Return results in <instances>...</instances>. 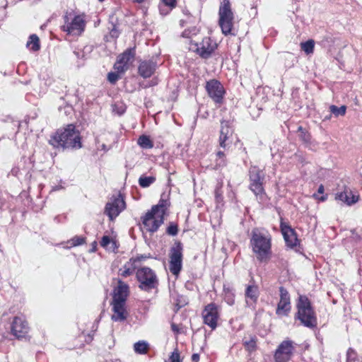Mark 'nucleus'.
Returning <instances> with one entry per match:
<instances>
[{
	"instance_id": "nucleus-1",
	"label": "nucleus",
	"mask_w": 362,
	"mask_h": 362,
	"mask_svg": "<svg viewBox=\"0 0 362 362\" xmlns=\"http://www.w3.org/2000/svg\"><path fill=\"white\" fill-rule=\"evenodd\" d=\"M250 245L257 259L261 263H267L272 256V235L264 228H255L252 230Z\"/></svg>"
},
{
	"instance_id": "nucleus-2",
	"label": "nucleus",
	"mask_w": 362,
	"mask_h": 362,
	"mask_svg": "<svg viewBox=\"0 0 362 362\" xmlns=\"http://www.w3.org/2000/svg\"><path fill=\"white\" fill-rule=\"evenodd\" d=\"M49 144L55 148L63 149H79L82 147L80 132L73 124L58 129L49 140Z\"/></svg>"
},
{
	"instance_id": "nucleus-3",
	"label": "nucleus",
	"mask_w": 362,
	"mask_h": 362,
	"mask_svg": "<svg viewBox=\"0 0 362 362\" xmlns=\"http://www.w3.org/2000/svg\"><path fill=\"white\" fill-rule=\"evenodd\" d=\"M117 281V286L112 291V310L114 314L112 320L115 322H123L127 317V312L125 308L126 301L129 295V285L120 279H114Z\"/></svg>"
},
{
	"instance_id": "nucleus-4",
	"label": "nucleus",
	"mask_w": 362,
	"mask_h": 362,
	"mask_svg": "<svg viewBox=\"0 0 362 362\" xmlns=\"http://www.w3.org/2000/svg\"><path fill=\"white\" fill-rule=\"evenodd\" d=\"M297 312L294 318L304 327L314 329L317 326L316 313L310 299L305 295H299L296 301Z\"/></svg>"
},
{
	"instance_id": "nucleus-5",
	"label": "nucleus",
	"mask_w": 362,
	"mask_h": 362,
	"mask_svg": "<svg viewBox=\"0 0 362 362\" xmlns=\"http://www.w3.org/2000/svg\"><path fill=\"white\" fill-rule=\"evenodd\" d=\"M250 189L255 194L259 202H265L267 194L263 185L265 173L257 166H252L249 170Z\"/></svg>"
},
{
	"instance_id": "nucleus-6",
	"label": "nucleus",
	"mask_w": 362,
	"mask_h": 362,
	"mask_svg": "<svg viewBox=\"0 0 362 362\" xmlns=\"http://www.w3.org/2000/svg\"><path fill=\"white\" fill-rule=\"evenodd\" d=\"M136 278L139 283V288L146 292L151 291L158 285V279L155 272L147 267L138 269L136 272Z\"/></svg>"
},
{
	"instance_id": "nucleus-7",
	"label": "nucleus",
	"mask_w": 362,
	"mask_h": 362,
	"mask_svg": "<svg viewBox=\"0 0 362 362\" xmlns=\"http://www.w3.org/2000/svg\"><path fill=\"white\" fill-rule=\"evenodd\" d=\"M85 26L86 23L82 16L66 12L64 16V25L61 28L69 35H80L84 31Z\"/></svg>"
},
{
	"instance_id": "nucleus-8",
	"label": "nucleus",
	"mask_w": 362,
	"mask_h": 362,
	"mask_svg": "<svg viewBox=\"0 0 362 362\" xmlns=\"http://www.w3.org/2000/svg\"><path fill=\"white\" fill-rule=\"evenodd\" d=\"M219 21L218 24L221 28L222 33L225 35L231 34L233 13L230 8L229 0H223L218 11Z\"/></svg>"
},
{
	"instance_id": "nucleus-9",
	"label": "nucleus",
	"mask_w": 362,
	"mask_h": 362,
	"mask_svg": "<svg viewBox=\"0 0 362 362\" xmlns=\"http://www.w3.org/2000/svg\"><path fill=\"white\" fill-rule=\"evenodd\" d=\"M183 246L180 241H176L170 250L169 269L170 272L178 276L182 268Z\"/></svg>"
},
{
	"instance_id": "nucleus-10",
	"label": "nucleus",
	"mask_w": 362,
	"mask_h": 362,
	"mask_svg": "<svg viewBox=\"0 0 362 362\" xmlns=\"http://www.w3.org/2000/svg\"><path fill=\"white\" fill-rule=\"evenodd\" d=\"M205 89L209 97L216 104L221 105L223 103L226 90L222 83L217 79H211L206 83Z\"/></svg>"
},
{
	"instance_id": "nucleus-11",
	"label": "nucleus",
	"mask_w": 362,
	"mask_h": 362,
	"mask_svg": "<svg viewBox=\"0 0 362 362\" xmlns=\"http://www.w3.org/2000/svg\"><path fill=\"white\" fill-rule=\"evenodd\" d=\"M141 221L146 231L153 233L163 223L164 217L149 210L141 217Z\"/></svg>"
},
{
	"instance_id": "nucleus-12",
	"label": "nucleus",
	"mask_w": 362,
	"mask_h": 362,
	"mask_svg": "<svg viewBox=\"0 0 362 362\" xmlns=\"http://www.w3.org/2000/svg\"><path fill=\"white\" fill-rule=\"evenodd\" d=\"M294 350L293 341L289 339L283 341L275 351L276 362H288L291 358Z\"/></svg>"
},
{
	"instance_id": "nucleus-13",
	"label": "nucleus",
	"mask_w": 362,
	"mask_h": 362,
	"mask_svg": "<svg viewBox=\"0 0 362 362\" xmlns=\"http://www.w3.org/2000/svg\"><path fill=\"white\" fill-rule=\"evenodd\" d=\"M30 327L24 316H16L13 317L11 325V334L17 339L25 338L28 334Z\"/></svg>"
},
{
	"instance_id": "nucleus-14",
	"label": "nucleus",
	"mask_w": 362,
	"mask_h": 362,
	"mask_svg": "<svg viewBox=\"0 0 362 362\" xmlns=\"http://www.w3.org/2000/svg\"><path fill=\"white\" fill-rule=\"evenodd\" d=\"M202 317L204 324L211 327V329H215L219 317L218 306L214 303L206 305L202 311Z\"/></svg>"
},
{
	"instance_id": "nucleus-15",
	"label": "nucleus",
	"mask_w": 362,
	"mask_h": 362,
	"mask_svg": "<svg viewBox=\"0 0 362 362\" xmlns=\"http://www.w3.org/2000/svg\"><path fill=\"white\" fill-rule=\"evenodd\" d=\"M280 300L277 304L276 313L278 315L287 316L291 311V298L286 288L284 286L279 287Z\"/></svg>"
},
{
	"instance_id": "nucleus-16",
	"label": "nucleus",
	"mask_w": 362,
	"mask_h": 362,
	"mask_svg": "<svg viewBox=\"0 0 362 362\" xmlns=\"http://www.w3.org/2000/svg\"><path fill=\"white\" fill-rule=\"evenodd\" d=\"M125 209L124 199L119 196L112 202H107L105 208V214L110 220L113 221Z\"/></svg>"
},
{
	"instance_id": "nucleus-17",
	"label": "nucleus",
	"mask_w": 362,
	"mask_h": 362,
	"mask_svg": "<svg viewBox=\"0 0 362 362\" xmlns=\"http://www.w3.org/2000/svg\"><path fill=\"white\" fill-rule=\"evenodd\" d=\"M197 53L203 59H209L217 47L216 43H212L210 37L203 38L199 43H195Z\"/></svg>"
},
{
	"instance_id": "nucleus-18",
	"label": "nucleus",
	"mask_w": 362,
	"mask_h": 362,
	"mask_svg": "<svg viewBox=\"0 0 362 362\" xmlns=\"http://www.w3.org/2000/svg\"><path fill=\"white\" fill-rule=\"evenodd\" d=\"M280 228L288 247L293 249L299 245V240L293 228L283 221H281Z\"/></svg>"
},
{
	"instance_id": "nucleus-19",
	"label": "nucleus",
	"mask_w": 362,
	"mask_h": 362,
	"mask_svg": "<svg viewBox=\"0 0 362 362\" xmlns=\"http://www.w3.org/2000/svg\"><path fill=\"white\" fill-rule=\"evenodd\" d=\"M135 56V48H128L123 53L118 56L117 62L114 65V68L117 70L118 72H123L128 63Z\"/></svg>"
},
{
	"instance_id": "nucleus-20",
	"label": "nucleus",
	"mask_w": 362,
	"mask_h": 362,
	"mask_svg": "<svg viewBox=\"0 0 362 362\" xmlns=\"http://www.w3.org/2000/svg\"><path fill=\"white\" fill-rule=\"evenodd\" d=\"M157 67V62L153 59L143 60L138 66V73L144 78H148L154 74Z\"/></svg>"
},
{
	"instance_id": "nucleus-21",
	"label": "nucleus",
	"mask_w": 362,
	"mask_h": 362,
	"mask_svg": "<svg viewBox=\"0 0 362 362\" xmlns=\"http://www.w3.org/2000/svg\"><path fill=\"white\" fill-rule=\"evenodd\" d=\"M233 134V129L230 127V122L227 120H221V130L218 138L219 146L223 148H226L229 144L227 141Z\"/></svg>"
},
{
	"instance_id": "nucleus-22",
	"label": "nucleus",
	"mask_w": 362,
	"mask_h": 362,
	"mask_svg": "<svg viewBox=\"0 0 362 362\" xmlns=\"http://www.w3.org/2000/svg\"><path fill=\"white\" fill-rule=\"evenodd\" d=\"M245 296L247 305L255 308L259 296L258 286L255 284L247 285L245 289Z\"/></svg>"
},
{
	"instance_id": "nucleus-23",
	"label": "nucleus",
	"mask_w": 362,
	"mask_h": 362,
	"mask_svg": "<svg viewBox=\"0 0 362 362\" xmlns=\"http://www.w3.org/2000/svg\"><path fill=\"white\" fill-rule=\"evenodd\" d=\"M335 198L348 206H351L358 201V196L354 194L351 189L346 188L343 192L337 193Z\"/></svg>"
},
{
	"instance_id": "nucleus-24",
	"label": "nucleus",
	"mask_w": 362,
	"mask_h": 362,
	"mask_svg": "<svg viewBox=\"0 0 362 362\" xmlns=\"http://www.w3.org/2000/svg\"><path fill=\"white\" fill-rule=\"evenodd\" d=\"M168 200L161 199L159 200L158 204L152 206V208L150 211L155 213L156 214H157L164 217L166 210L168 209Z\"/></svg>"
},
{
	"instance_id": "nucleus-25",
	"label": "nucleus",
	"mask_w": 362,
	"mask_h": 362,
	"mask_svg": "<svg viewBox=\"0 0 362 362\" xmlns=\"http://www.w3.org/2000/svg\"><path fill=\"white\" fill-rule=\"evenodd\" d=\"M26 47L32 52H37L40 49V39L36 34L30 35L26 43Z\"/></svg>"
},
{
	"instance_id": "nucleus-26",
	"label": "nucleus",
	"mask_w": 362,
	"mask_h": 362,
	"mask_svg": "<svg viewBox=\"0 0 362 362\" xmlns=\"http://www.w3.org/2000/svg\"><path fill=\"white\" fill-rule=\"evenodd\" d=\"M100 244L101 247L106 250L115 251L116 249H117L116 241L108 235H103L100 242Z\"/></svg>"
},
{
	"instance_id": "nucleus-27",
	"label": "nucleus",
	"mask_w": 362,
	"mask_h": 362,
	"mask_svg": "<svg viewBox=\"0 0 362 362\" xmlns=\"http://www.w3.org/2000/svg\"><path fill=\"white\" fill-rule=\"evenodd\" d=\"M149 349V344L144 340L139 341L134 344V350L138 354H145Z\"/></svg>"
},
{
	"instance_id": "nucleus-28",
	"label": "nucleus",
	"mask_w": 362,
	"mask_h": 362,
	"mask_svg": "<svg viewBox=\"0 0 362 362\" xmlns=\"http://www.w3.org/2000/svg\"><path fill=\"white\" fill-rule=\"evenodd\" d=\"M59 101L62 102V103H59L58 110L59 112L63 113L64 115H69L71 114L73 111L72 105H70L68 102H64V98L60 97Z\"/></svg>"
},
{
	"instance_id": "nucleus-29",
	"label": "nucleus",
	"mask_w": 362,
	"mask_h": 362,
	"mask_svg": "<svg viewBox=\"0 0 362 362\" xmlns=\"http://www.w3.org/2000/svg\"><path fill=\"white\" fill-rule=\"evenodd\" d=\"M224 300L229 305H233L235 303V293L229 286H223Z\"/></svg>"
},
{
	"instance_id": "nucleus-30",
	"label": "nucleus",
	"mask_w": 362,
	"mask_h": 362,
	"mask_svg": "<svg viewBox=\"0 0 362 362\" xmlns=\"http://www.w3.org/2000/svg\"><path fill=\"white\" fill-rule=\"evenodd\" d=\"M137 144L142 148L149 149L153 147V144L152 141L150 139L149 136L146 135H141L139 137Z\"/></svg>"
},
{
	"instance_id": "nucleus-31",
	"label": "nucleus",
	"mask_w": 362,
	"mask_h": 362,
	"mask_svg": "<svg viewBox=\"0 0 362 362\" xmlns=\"http://www.w3.org/2000/svg\"><path fill=\"white\" fill-rule=\"evenodd\" d=\"M315 47V41L313 40H308L305 42L300 43L301 49L306 54H310L313 53Z\"/></svg>"
},
{
	"instance_id": "nucleus-32",
	"label": "nucleus",
	"mask_w": 362,
	"mask_h": 362,
	"mask_svg": "<svg viewBox=\"0 0 362 362\" xmlns=\"http://www.w3.org/2000/svg\"><path fill=\"white\" fill-rule=\"evenodd\" d=\"M156 181L154 176H144L141 175L139 179V184L141 187L146 188L149 187Z\"/></svg>"
},
{
	"instance_id": "nucleus-33",
	"label": "nucleus",
	"mask_w": 362,
	"mask_h": 362,
	"mask_svg": "<svg viewBox=\"0 0 362 362\" xmlns=\"http://www.w3.org/2000/svg\"><path fill=\"white\" fill-rule=\"evenodd\" d=\"M317 44L324 48L330 47L333 44L332 35L330 34H326L317 42Z\"/></svg>"
},
{
	"instance_id": "nucleus-34",
	"label": "nucleus",
	"mask_w": 362,
	"mask_h": 362,
	"mask_svg": "<svg viewBox=\"0 0 362 362\" xmlns=\"http://www.w3.org/2000/svg\"><path fill=\"white\" fill-rule=\"evenodd\" d=\"M329 110L331 113L334 115L335 117H338L339 115L343 116L346 114V107L345 105H341L339 107L334 105H332L329 107Z\"/></svg>"
},
{
	"instance_id": "nucleus-35",
	"label": "nucleus",
	"mask_w": 362,
	"mask_h": 362,
	"mask_svg": "<svg viewBox=\"0 0 362 362\" xmlns=\"http://www.w3.org/2000/svg\"><path fill=\"white\" fill-rule=\"evenodd\" d=\"M132 264H124L123 267L119 270V274L122 277H127L132 275L134 272V268L131 267Z\"/></svg>"
},
{
	"instance_id": "nucleus-36",
	"label": "nucleus",
	"mask_w": 362,
	"mask_h": 362,
	"mask_svg": "<svg viewBox=\"0 0 362 362\" xmlns=\"http://www.w3.org/2000/svg\"><path fill=\"white\" fill-rule=\"evenodd\" d=\"M146 259V257L143 256V255H141V256H137L136 257H132L129 259V260L128 262H127L125 264H132L131 267L134 268V272L136 271V269H138V267H139V262L143 260V259Z\"/></svg>"
},
{
	"instance_id": "nucleus-37",
	"label": "nucleus",
	"mask_w": 362,
	"mask_h": 362,
	"mask_svg": "<svg viewBox=\"0 0 362 362\" xmlns=\"http://www.w3.org/2000/svg\"><path fill=\"white\" fill-rule=\"evenodd\" d=\"M113 18H111L110 23L111 26L109 27L110 29V35L112 38H117L119 35V30L118 29L117 24L115 23L113 21Z\"/></svg>"
},
{
	"instance_id": "nucleus-38",
	"label": "nucleus",
	"mask_w": 362,
	"mask_h": 362,
	"mask_svg": "<svg viewBox=\"0 0 362 362\" xmlns=\"http://www.w3.org/2000/svg\"><path fill=\"white\" fill-rule=\"evenodd\" d=\"M243 345L245 348L250 352H252L256 349V338L252 337L248 341H244Z\"/></svg>"
},
{
	"instance_id": "nucleus-39",
	"label": "nucleus",
	"mask_w": 362,
	"mask_h": 362,
	"mask_svg": "<svg viewBox=\"0 0 362 362\" xmlns=\"http://www.w3.org/2000/svg\"><path fill=\"white\" fill-rule=\"evenodd\" d=\"M86 242V238L82 236H74L71 238L69 243H71V247H76L84 244Z\"/></svg>"
},
{
	"instance_id": "nucleus-40",
	"label": "nucleus",
	"mask_w": 362,
	"mask_h": 362,
	"mask_svg": "<svg viewBox=\"0 0 362 362\" xmlns=\"http://www.w3.org/2000/svg\"><path fill=\"white\" fill-rule=\"evenodd\" d=\"M298 132L299 134L300 139L305 143H308L310 139V134L301 127H298Z\"/></svg>"
},
{
	"instance_id": "nucleus-41",
	"label": "nucleus",
	"mask_w": 362,
	"mask_h": 362,
	"mask_svg": "<svg viewBox=\"0 0 362 362\" xmlns=\"http://www.w3.org/2000/svg\"><path fill=\"white\" fill-rule=\"evenodd\" d=\"M166 233L172 236L177 235L178 233V226L176 223L171 222L167 228Z\"/></svg>"
},
{
	"instance_id": "nucleus-42",
	"label": "nucleus",
	"mask_w": 362,
	"mask_h": 362,
	"mask_svg": "<svg viewBox=\"0 0 362 362\" xmlns=\"http://www.w3.org/2000/svg\"><path fill=\"white\" fill-rule=\"evenodd\" d=\"M199 31V30L196 27H193L192 29H186L182 33V36L185 37H190L192 35H197Z\"/></svg>"
},
{
	"instance_id": "nucleus-43",
	"label": "nucleus",
	"mask_w": 362,
	"mask_h": 362,
	"mask_svg": "<svg viewBox=\"0 0 362 362\" xmlns=\"http://www.w3.org/2000/svg\"><path fill=\"white\" fill-rule=\"evenodd\" d=\"M221 186H217L215 189V199L217 203H221L223 201Z\"/></svg>"
},
{
	"instance_id": "nucleus-44",
	"label": "nucleus",
	"mask_w": 362,
	"mask_h": 362,
	"mask_svg": "<svg viewBox=\"0 0 362 362\" xmlns=\"http://www.w3.org/2000/svg\"><path fill=\"white\" fill-rule=\"evenodd\" d=\"M119 78V76L116 72H110L107 74V80L112 84H115L118 81Z\"/></svg>"
},
{
	"instance_id": "nucleus-45",
	"label": "nucleus",
	"mask_w": 362,
	"mask_h": 362,
	"mask_svg": "<svg viewBox=\"0 0 362 362\" xmlns=\"http://www.w3.org/2000/svg\"><path fill=\"white\" fill-rule=\"evenodd\" d=\"M126 108L123 104H115L113 106V111L116 112L119 115L124 113Z\"/></svg>"
},
{
	"instance_id": "nucleus-46",
	"label": "nucleus",
	"mask_w": 362,
	"mask_h": 362,
	"mask_svg": "<svg viewBox=\"0 0 362 362\" xmlns=\"http://www.w3.org/2000/svg\"><path fill=\"white\" fill-rule=\"evenodd\" d=\"M348 361H355L356 358V352L351 348H349L346 353Z\"/></svg>"
},
{
	"instance_id": "nucleus-47",
	"label": "nucleus",
	"mask_w": 362,
	"mask_h": 362,
	"mask_svg": "<svg viewBox=\"0 0 362 362\" xmlns=\"http://www.w3.org/2000/svg\"><path fill=\"white\" fill-rule=\"evenodd\" d=\"M170 362H181L180 361V356L178 352V351L176 349L175 350L170 356Z\"/></svg>"
},
{
	"instance_id": "nucleus-48",
	"label": "nucleus",
	"mask_w": 362,
	"mask_h": 362,
	"mask_svg": "<svg viewBox=\"0 0 362 362\" xmlns=\"http://www.w3.org/2000/svg\"><path fill=\"white\" fill-rule=\"evenodd\" d=\"M43 81H44V88H42V90L41 91L42 93H45V91L47 90V88L51 86L52 81H53V79L49 76H47V78H45V77L43 78Z\"/></svg>"
},
{
	"instance_id": "nucleus-49",
	"label": "nucleus",
	"mask_w": 362,
	"mask_h": 362,
	"mask_svg": "<svg viewBox=\"0 0 362 362\" xmlns=\"http://www.w3.org/2000/svg\"><path fill=\"white\" fill-rule=\"evenodd\" d=\"M160 4L165 5V6L173 9L176 6V0H162Z\"/></svg>"
},
{
	"instance_id": "nucleus-50",
	"label": "nucleus",
	"mask_w": 362,
	"mask_h": 362,
	"mask_svg": "<svg viewBox=\"0 0 362 362\" xmlns=\"http://www.w3.org/2000/svg\"><path fill=\"white\" fill-rule=\"evenodd\" d=\"M226 158H216V168H221L226 165Z\"/></svg>"
},
{
	"instance_id": "nucleus-51",
	"label": "nucleus",
	"mask_w": 362,
	"mask_h": 362,
	"mask_svg": "<svg viewBox=\"0 0 362 362\" xmlns=\"http://www.w3.org/2000/svg\"><path fill=\"white\" fill-rule=\"evenodd\" d=\"M172 9L163 4H159V11L162 16L168 15Z\"/></svg>"
},
{
	"instance_id": "nucleus-52",
	"label": "nucleus",
	"mask_w": 362,
	"mask_h": 362,
	"mask_svg": "<svg viewBox=\"0 0 362 362\" xmlns=\"http://www.w3.org/2000/svg\"><path fill=\"white\" fill-rule=\"evenodd\" d=\"M192 362H199V354H193L192 355Z\"/></svg>"
},
{
	"instance_id": "nucleus-53",
	"label": "nucleus",
	"mask_w": 362,
	"mask_h": 362,
	"mask_svg": "<svg viewBox=\"0 0 362 362\" xmlns=\"http://www.w3.org/2000/svg\"><path fill=\"white\" fill-rule=\"evenodd\" d=\"M216 158H226L224 152L221 151H217V153H216Z\"/></svg>"
},
{
	"instance_id": "nucleus-54",
	"label": "nucleus",
	"mask_w": 362,
	"mask_h": 362,
	"mask_svg": "<svg viewBox=\"0 0 362 362\" xmlns=\"http://www.w3.org/2000/svg\"><path fill=\"white\" fill-rule=\"evenodd\" d=\"M158 84V80L156 78H153L151 82L149 83V85L148 86H156Z\"/></svg>"
},
{
	"instance_id": "nucleus-55",
	"label": "nucleus",
	"mask_w": 362,
	"mask_h": 362,
	"mask_svg": "<svg viewBox=\"0 0 362 362\" xmlns=\"http://www.w3.org/2000/svg\"><path fill=\"white\" fill-rule=\"evenodd\" d=\"M324 186L322 185H320L317 189V193L319 194H323L324 193Z\"/></svg>"
},
{
	"instance_id": "nucleus-56",
	"label": "nucleus",
	"mask_w": 362,
	"mask_h": 362,
	"mask_svg": "<svg viewBox=\"0 0 362 362\" xmlns=\"http://www.w3.org/2000/svg\"><path fill=\"white\" fill-rule=\"evenodd\" d=\"M314 197L318 199L319 200L324 202L327 199V196H322L321 197H318L316 194H314Z\"/></svg>"
},
{
	"instance_id": "nucleus-57",
	"label": "nucleus",
	"mask_w": 362,
	"mask_h": 362,
	"mask_svg": "<svg viewBox=\"0 0 362 362\" xmlns=\"http://www.w3.org/2000/svg\"><path fill=\"white\" fill-rule=\"evenodd\" d=\"M172 330L175 332H178V329L175 324H172L171 325Z\"/></svg>"
},
{
	"instance_id": "nucleus-58",
	"label": "nucleus",
	"mask_w": 362,
	"mask_h": 362,
	"mask_svg": "<svg viewBox=\"0 0 362 362\" xmlns=\"http://www.w3.org/2000/svg\"><path fill=\"white\" fill-rule=\"evenodd\" d=\"M101 148H102V150H103V151H105V152L108 151H109V149H110V148H107V146H106L105 144H104L101 146Z\"/></svg>"
},
{
	"instance_id": "nucleus-59",
	"label": "nucleus",
	"mask_w": 362,
	"mask_h": 362,
	"mask_svg": "<svg viewBox=\"0 0 362 362\" xmlns=\"http://www.w3.org/2000/svg\"><path fill=\"white\" fill-rule=\"evenodd\" d=\"M96 245H97L96 242H93L90 252H95L96 250Z\"/></svg>"
},
{
	"instance_id": "nucleus-60",
	"label": "nucleus",
	"mask_w": 362,
	"mask_h": 362,
	"mask_svg": "<svg viewBox=\"0 0 362 362\" xmlns=\"http://www.w3.org/2000/svg\"><path fill=\"white\" fill-rule=\"evenodd\" d=\"M145 1L146 0H134V1L139 3V4L144 3Z\"/></svg>"
},
{
	"instance_id": "nucleus-61",
	"label": "nucleus",
	"mask_w": 362,
	"mask_h": 362,
	"mask_svg": "<svg viewBox=\"0 0 362 362\" xmlns=\"http://www.w3.org/2000/svg\"><path fill=\"white\" fill-rule=\"evenodd\" d=\"M59 218H60V216H55V218H54V221H57V222H59Z\"/></svg>"
},
{
	"instance_id": "nucleus-62",
	"label": "nucleus",
	"mask_w": 362,
	"mask_h": 362,
	"mask_svg": "<svg viewBox=\"0 0 362 362\" xmlns=\"http://www.w3.org/2000/svg\"><path fill=\"white\" fill-rule=\"evenodd\" d=\"M57 189H58V187H55L53 189V190H57Z\"/></svg>"
},
{
	"instance_id": "nucleus-63",
	"label": "nucleus",
	"mask_w": 362,
	"mask_h": 362,
	"mask_svg": "<svg viewBox=\"0 0 362 362\" xmlns=\"http://www.w3.org/2000/svg\"><path fill=\"white\" fill-rule=\"evenodd\" d=\"M100 1H103L104 0H99Z\"/></svg>"
}]
</instances>
